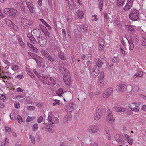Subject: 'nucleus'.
Segmentation results:
<instances>
[{
	"instance_id": "nucleus-1",
	"label": "nucleus",
	"mask_w": 146,
	"mask_h": 146,
	"mask_svg": "<svg viewBox=\"0 0 146 146\" xmlns=\"http://www.w3.org/2000/svg\"><path fill=\"white\" fill-rule=\"evenodd\" d=\"M130 12L129 15L130 19L133 21H137L139 18V11L135 9H133L131 10Z\"/></svg>"
},
{
	"instance_id": "nucleus-2",
	"label": "nucleus",
	"mask_w": 146,
	"mask_h": 146,
	"mask_svg": "<svg viewBox=\"0 0 146 146\" xmlns=\"http://www.w3.org/2000/svg\"><path fill=\"white\" fill-rule=\"evenodd\" d=\"M42 81L43 84H44L51 85V83L50 84V82H49V81H52L51 82V84H55L56 82L55 80L52 77H48L47 76H45L43 75V77L41 78L40 79Z\"/></svg>"
},
{
	"instance_id": "nucleus-3",
	"label": "nucleus",
	"mask_w": 146,
	"mask_h": 146,
	"mask_svg": "<svg viewBox=\"0 0 146 146\" xmlns=\"http://www.w3.org/2000/svg\"><path fill=\"white\" fill-rule=\"evenodd\" d=\"M20 24L25 28H27L29 25L33 26V22L31 21L24 18L23 17L21 18L20 19Z\"/></svg>"
},
{
	"instance_id": "nucleus-4",
	"label": "nucleus",
	"mask_w": 146,
	"mask_h": 146,
	"mask_svg": "<svg viewBox=\"0 0 146 146\" xmlns=\"http://www.w3.org/2000/svg\"><path fill=\"white\" fill-rule=\"evenodd\" d=\"M97 109L96 113L94 114V119L96 121L98 120L100 117L102 108V106H98Z\"/></svg>"
},
{
	"instance_id": "nucleus-5",
	"label": "nucleus",
	"mask_w": 146,
	"mask_h": 146,
	"mask_svg": "<svg viewBox=\"0 0 146 146\" xmlns=\"http://www.w3.org/2000/svg\"><path fill=\"white\" fill-rule=\"evenodd\" d=\"M78 31L80 32L86 33L88 29V27L86 24L79 25L77 26Z\"/></svg>"
},
{
	"instance_id": "nucleus-6",
	"label": "nucleus",
	"mask_w": 146,
	"mask_h": 146,
	"mask_svg": "<svg viewBox=\"0 0 146 146\" xmlns=\"http://www.w3.org/2000/svg\"><path fill=\"white\" fill-rule=\"evenodd\" d=\"M96 68L93 67L92 68L89 70L90 75L94 78L96 77L97 76L100 72V70L98 69H96Z\"/></svg>"
},
{
	"instance_id": "nucleus-7",
	"label": "nucleus",
	"mask_w": 146,
	"mask_h": 146,
	"mask_svg": "<svg viewBox=\"0 0 146 146\" xmlns=\"http://www.w3.org/2000/svg\"><path fill=\"white\" fill-rule=\"evenodd\" d=\"M127 86L125 84L117 85L116 87L115 90L119 92H122L126 90Z\"/></svg>"
},
{
	"instance_id": "nucleus-8",
	"label": "nucleus",
	"mask_w": 146,
	"mask_h": 146,
	"mask_svg": "<svg viewBox=\"0 0 146 146\" xmlns=\"http://www.w3.org/2000/svg\"><path fill=\"white\" fill-rule=\"evenodd\" d=\"M113 91V89L111 88H109L106 89L103 94V97L104 98H107L109 97Z\"/></svg>"
},
{
	"instance_id": "nucleus-9",
	"label": "nucleus",
	"mask_w": 146,
	"mask_h": 146,
	"mask_svg": "<svg viewBox=\"0 0 146 146\" xmlns=\"http://www.w3.org/2000/svg\"><path fill=\"white\" fill-rule=\"evenodd\" d=\"M98 131V129L97 126L92 125L89 127L87 130V131L91 133H93L97 132Z\"/></svg>"
},
{
	"instance_id": "nucleus-10",
	"label": "nucleus",
	"mask_w": 146,
	"mask_h": 146,
	"mask_svg": "<svg viewBox=\"0 0 146 146\" xmlns=\"http://www.w3.org/2000/svg\"><path fill=\"white\" fill-rule=\"evenodd\" d=\"M106 116L108 121H115V118L113 117L112 112L110 110H108Z\"/></svg>"
},
{
	"instance_id": "nucleus-11",
	"label": "nucleus",
	"mask_w": 146,
	"mask_h": 146,
	"mask_svg": "<svg viewBox=\"0 0 146 146\" xmlns=\"http://www.w3.org/2000/svg\"><path fill=\"white\" fill-rule=\"evenodd\" d=\"M123 137L120 134H117L114 136V138L116 141L119 143L123 144L124 143V141L123 140Z\"/></svg>"
},
{
	"instance_id": "nucleus-12",
	"label": "nucleus",
	"mask_w": 146,
	"mask_h": 146,
	"mask_svg": "<svg viewBox=\"0 0 146 146\" xmlns=\"http://www.w3.org/2000/svg\"><path fill=\"white\" fill-rule=\"evenodd\" d=\"M31 33L33 34L34 35L38 38L42 37V35L41 34L40 31L39 29H34L31 31Z\"/></svg>"
},
{
	"instance_id": "nucleus-13",
	"label": "nucleus",
	"mask_w": 146,
	"mask_h": 146,
	"mask_svg": "<svg viewBox=\"0 0 146 146\" xmlns=\"http://www.w3.org/2000/svg\"><path fill=\"white\" fill-rule=\"evenodd\" d=\"M96 63L94 64L93 67L96 68V69H100V67L103 64V62L102 60L99 59H97L95 60Z\"/></svg>"
},
{
	"instance_id": "nucleus-14",
	"label": "nucleus",
	"mask_w": 146,
	"mask_h": 146,
	"mask_svg": "<svg viewBox=\"0 0 146 146\" xmlns=\"http://www.w3.org/2000/svg\"><path fill=\"white\" fill-rule=\"evenodd\" d=\"M27 7L31 12L34 13L35 12V9L32 2L31 1H27L26 3Z\"/></svg>"
},
{
	"instance_id": "nucleus-15",
	"label": "nucleus",
	"mask_w": 146,
	"mask_h": 146,
	"mask_svg": "<svg viewBox=\"0 0 146 146\" xmlns=\"http://www.w3.org/2000/svg\"><path fill=\"white\" fill-rule=\"evenodd\" d=\"M63 77L64 80L66 84L68 85H70V82L71 81L70 76L69 75H64L63 76Z\"/></svg>"
},
{
	"instance_id": "nucleus-16",
	"label": "nucleus",
	"mask_w": 146,
	"mask_h": 146,
	"mask_svg": "<svg viewBox=\"0 0 146 146\" xmlns=\"http://www.w3.org/2000/svg\"><path fill=\"white\" fill-rule=\"evenodd\" d=\"M68 5L70 9L72 10L74 9H76L77 7L75 5V3L73 2V0H70L68 1Z\"/></svg>"
},
{
	"instance_id": "nucleus-17",
	"label": "nucleus",
	"mask_w": 146,
	"mask_h": 146,
	"mask_svg": "<svg viewBox=\"0 0 146 146\" xmlns=\"http://www.w3.org/2000/svg\"><path fill=\"white\" fill-rule=\"evenodd\" d=\"M75 107V105L73 103H70L67 106L66 110L68 112H71L74 110Z\"/></svg>"
},
{
	"instance_id": "nucleus-18",
	"label": "nucleus",
	"mask_w": 146,
	"mask_h": 146,
	"mask_svg": "<svg viewBox=\"0 0 146 146\" xmlns=\"http://www.w3.org/2000/svg\"><path fill=\"white\" fill-rule=\"evenodd\" d=\"M114 110L117 112H124L126 111L125 108L121 107H119L117 106H115L113 107Z\"/></svg>"
},
{
	"instance_id": "nucleus-19",
	"label": "nucleus",
	"mask_w": 146,
	"mask_h": 146,
	"mask_svg": "<svg viewBox=\"0 0 146 146\" xmlns=\"http://www.w3.org/2000/svg\"><path fill=\"white\" fill-rule=\"evenodd\" d=\"M51 48L54 49L58 50L59 49V47L58 44L56 42H52L50 45Z\"/></svg>"
},
{
	"instance_id": "nucleus-20",
	"label": "nucleus",
	"mask_w": 146,
	"mask_h": 146,
	"mask_svg": "<svg viewBox=\"0 0 146 146\" xmlns=\"http://www.w3.org/2000/svg\"><path fill=\"white\" fill-rule=\"evenodd\" d=\"M126 27L127 29L128 30L130 31L131 33H133L135 31V26L132 25H126Z\"/></svg>"
},
{
	"instance_id": "nucleus-21",
	"label": "nucleus",
	"mask_w": 146,
	"mask_h": 146,
	"mask_svg": "<svg viewBox=\"0 0 146 146\" xmlns=\"http://www.w3.org/2000/svg\"><path fill=\"white\" fill-rule=\"evenodd\" d=\"M11 9V10L10 12V15H9V16L12 18L15 17L16 16L17 11L16 10L13 8H12Z\"/></svg>"
},
{
	"instance_id": "nucleus-22",
	"label": "nucleus",
	"mask_w": 146,
	"mask_h": 146,
	"mask_svg": "<svg viewBox=\"0 0 146 146\" xmlns=\"http://www.w3.org/2000/svg\"><path fill=\"white\" fill-rule=\"evenodd\" d=\"M125 1L126 0H117V5L118 6L122 7Z\"/></svg>"
},
{
	"instance_id": "nucleus-23",
	"label": "nucleus",
	"mask_w": 146,
	"mask_h": 146,
	"mask_svg": "<svg viewBox=\"0 0 146 146\" xmlns=\"http://www.w3.org/2000/svg\"><path fill=\"white\" fill-rule=\"evenodd\" d=\"M44 124V127L45 128L48 129L49 131H51L52 127L50 123H48Z\"/></svg>"
},
{
	"instance_id": "nucleus-24",
	"label": "nucleus",
	"mask_w": 146,
	"mask_h": 146,
	"mask_svg": "<svg viewBox=\"0 0 146 146\" xmlns=\"http://www.w3.org/2000/svg\"><path fill=\"white\" fill-rule=\"evenodd\" d=\"M9 141V139L7 138H6L5 139V141H4V144L2 142L0 141V146H8Z\"/></svg>"
},
{
	"instance_id": "nucleus-25",
	"label": "nucleus",
	"mask_w": 146,
	"mask_h": 146,
	"mask_svg": "<svg viewBox=\"0 0 146 146\" xmlns=\"http://www.w3.org/2000/svg\"><path fill=\"white\" fill-rule=\"evenodd\" d=\"M45 56L52 63H53L55 60L54 58L50 55L46 54L45 55Z\"/></svg>"
},
{
	"instance_id": "nucleus-26",
	"label": "nucleus",
	"mask_w": 146,
	"mask_h": 146,
	"mask_svg": "<svg viewBox=\"0 0 146 146\" xmlns=\"http://www.w3.org/2000/svg\"><path fill=\"white\" fill-rule=\"evenodd\" d=\"M103 0H98V3L100 11H102V7L103 4Z\"/></svg>"
},
{
	"instance_id": "nucleus-27",
	"label": "nucleus",
	"mask_w": 146,
	"mask_h": 146,
	"mask_svg": "<svg viewBox=\"0 0 146 146\" xmlns=\"http://www.w3.org/2000/svg\"><path fill=\"white\" fill-rule=\"evenodd\" d=\"M77 14L78 17L80 19H82L83 17L84 14L82 11L80 10H78L77 11Z\"/></svg>"
},
{
	"instance_id": "nucleus-28",
	"label": "nucleus",
	"mask_w": 146,
	"mask_h": 146,
	"mask_svg": "<svg viewBox=\"0 0 146 146\" xmlns=\"http://www.w3.org/2000/svg\"><path fill=\"white\" fill-rule=\"evenodd\" d=\"M12 8H6L4 9V13L7 15L9 16L11 10V9H12Z\"/></svg>"
},
{
	"instance_id": "nucleus-29",
	"label": "nucleus",
	"mask_w": 146,
	"mask_h": 146,
	"mask_svg": "<svg viewBox=\"0 0 146 146\" xmlns=\"http://www.w3.org/2000/svg\"><path fill=\"white\" fill-rule=\"evenodd\" d=\"M132 6V5L126 3L125 6L123 8V9L125 11H128L131 9Z\"/></svg>"
},
{
	"instance_id": "nucleus-30",
	"label": "nucleus",
	"mask_w": 146,
	"mask_h": 146,
	"mask_svg": "<svg viewBox=\"0 0 146 146\" xmlns=\"http://www.w3.org/2000/svg\"><path fill=\"white\" fill-rule=\"evenodd\" d=\"M11 119L13 121L16 120L17 119V115L14 113H11L9 115Z\"/></svg>"
},
{
	"instance_id": "nucleus-31",
	"label": "nucleus",
	"mask_w": 146,
	"mask_h": 146,
	"mask_svg": "<svg viewBox=\"0 0 146 146\" xmlns=\"http://www.w3.org/2000/svg\"><path fill=\"white\" fill-rule=\"evenodd\" d=\"M58 56L61 60H66V57L64 55V54L62 52H59L58 54Z\"/></svg>"
},
{
	"instance_id": "nucleus-32",
	"label": "nucleus",
	"mask_w": 146,
	"mask_h": 146,
	"mask_svg": "<svg viewBox=\"0 0 146 146\" xmlns=\"http://www.w3.org/2000/svg\"><path fill=\"white\" fill-rule=\"evenodd\" d=\"M143 73L142 72L140 71L139 72L136 73L133 76L134 78H135L137 77H141L143 75Z\"/></svg>"
},
{
	"instance_id": "nucleus-33",
	"label": "nucleus",
	"mask_w": 146,
	"mask_h": 146,
	"mask_svg": "<svg viewBox=\"0 0 146 146\" xmlns=\"http://www.w3.org/2000/svg\"><path fill=\"white\" fill-rule=\"evenodd\" d=\"M63 93V89L61 88H60L58 90L56 91V94L59 96H62Z\"/></svg>"
},
{
	"instance_id": "nucleus-34",
	"label": "nucleus",
	"mask_w": 146,
	"mask_h": 146,
	"mask_svg": "<svg viewBox=\"0 0 146 146\" xmlns=\"http://www.w3.org/2000/svg\"><path fill=\"white\" fill-rule=\"evenodd\" d=\"M5 105V101L3 100H0V108H3Z\"/></svg>"
},
{
	"instance_id": "nucleus-35",
	"label": "nucleus",
	"mask_w": 146,
	"mask_h": 146,
	"mask_svg": "<svg viewBox=\"0 0 146 146\" xmlns=\"http://www.w3.org/2000/svg\"><path fill=\"white\" fill-rule=\"evenodd\" d=\"M59 70L60 72L62 74H65L67 70L66 68L61 66L59 67Z\"/></svg>"
},
{
	"instance_id": "nucleus-36",
	"label": "nucleus",
	"mask_w": 146,
	"mask_h": 146,
	"mask_svg": "<svg viewBox=\"0 0 146 146\" xmlns=\"http://www.w3.org/2000/svg\"><path fill=\"white\" fill-rule=\"evenodd\" d=\"M128 41L129 44V48L130 50H132L133 49L134 47L133 41L132 39H130Z\"/></svg>"
},
{
	"instance_id": "nucleus-37",
	"label": "nucleus",
	"mask_w": 146,
	"mask_h": 146,
	"mask_svg": "<svg viewBox=\"0 0 146 146\" xmlns=\"http://www.w3.org/2000/svg\"><path fill=\"white\" fill-rule=\"evenodd\" d=\"M86 64L89 70L93 68V67L92 66V63L90 61H87Z\"/></svg>"
},
{
	"instance_id": "nucleus-38",
	"label": "nucleus",
	"mask_w": 146,
	"mask_h": 146,
	"mask_svg": "<svg viewBox=\"0 0 146 146\" xmlns=\"http://www.w3.org/2000/svg\"><path fill=\"white\" fill-rule=\"evenodd\" d=\"M44 34L45 35L46 38H49L50 36V35L49 32L48 31L47 29L45 31H43Z\"/></svg>"
},
{
	"instance_id": "nucleus-39",
	"label": "nucleus",
	"mask_w": 146,
	"mask_h": 146,
	"mask_svg": "<svg viewBox=\"0 0 146 146\" xmlns=\"http://www.w3.org/2000/svg\"><path fill=\"white\" fill-rule=\"evenodd\" d=\"M34 72L35 74H36L39 79H40L41 78L43 77V74H39L38 73L36 70H34Z\"/></svg>"
},
{
	"instance_id": "nucleus-40",
	"label": "nucleus",
	"mask_w": 146,
	"mask_h": 146,
	"mask_svg": "<svg viewBox=\"0 0 146 146\" xmlns=\"http://www.w3.org/2000/svg\"><path fill=\"white\" fill-rule=\"evenodd\" d=\"M141 42L143 46H146V35L143 37Z\"/></svg>"
},
{
	"instance_id": "nucleus-41",
	"label": "nucleus",
	"mask_w": 146,
	"mask_h": 146,
	"mask_svg": "<svg viewBox=\"0 0 146 146\" xmlns=\"http://www.w3.org/2000/svg\"><path fill=\"white\" fill-rule=\"evenodd\" d=\"M70 118V115H66L64 118V121L65 122H67Z\"/></svg>"
},
{
	"instance_id": "nucleus-42",
	"label": "nucleus",
	"mask_w": 146,
	"mask_h": 146,
	"mask_svg": "<svg viewBox=\"0 0 146 146\" xmlns=\"http://www.w3.org/2000/svg\"><path fill=\"white\" fill-rule=\"evenodd\" d=\"M140 108L138 106H135V107L133 108L131 110L137 112L139 111Z\"/></svg>"
},
{
	"instance_id": "nucleus-43",
	"label": "nucleus",
	"mask_w": 146,
	"mask_h": 146,
	"mask_svg": "<svg viewBox=\"0 0 146 146\" xmlns=\"http://www.w3.org/2000/svg\"><path fill=\"white\" fill-rule=\"evenodd\" d=\"M28 38L29 39L32 43L34 44L35 43V39L34 38L33 35Z\"/></svg>"
},
{
	"instance_id": "nucleus-44",
	"label": "nucleus",
	"mask_w": 146,
	"mask_h": 146,
	"mask_svg": "<svg viewBox=\"0 0 146 146\" xmlns=\"http://www.w3.org/2000/svg\"><path fill=\"white\" fill-rule=\"evenodd\" d=\"M100 40L101 41V42H102L103 43V44H102V43H100V42H99V44H100V46H99V47L101 48V49H100V50H103L104 49V48H101V47H102L103 48H104V41H103V40L101 39H100L99 40H98V41H99V40Z\"/></svg>"
},
{
	"instance_id": "nucleus-45",
	"label": "nucleus",
	"mask_w": 146,
	"mask_h": 146,
	"mask_svg": "<svg viewBox=\"0 0 146 146\" xmlns=\"http://www.w3.org/2000/svg\"><path fill=\"white\" fill-rule=\"evenodd\" d=\"M35 117H31L30 116H28L26 119L27 122H29L31 121L33 119H35Z\"/></svg>"
},
{
	"instance_id": "nucleus-46",
	"label": "nucleus",
	"mask_w": 146,
	"mask_h": 146,
	"mask_svg": "<svg viewBox=\"0 0 146 146\" xmlns=\"http://www.w3.org/2000/svg\"><path fill=\"white\" fill-rule=\"evenodd\" d=\"M113 64L111 62H108L106 64V67L108 69L110 68V67L113 66Z\"/></svg>"
},
{
	"instance_id": "nucleus-47",
	"label": "nucleus",
	"mask_w": 146,
	"mask_h": 146,
	"mask_svg": "<svg viewBox=\"0 0 146 146\" xmlns=\"http://www.w3.org/2000/svg\"><path fill=\"white\" fill-rule=\"evenodd\" d=\"M33 129L34 131H36L38 128V125L37 123L34 124L33 126Z\"/></svg>"
},
{
	"instance_id": "nucleus-48",
	"label": "nucleus",
	"mask_w": 146,
	"mask_h": 146,
	"mask_svg": "<svg viewBox=\"0 0 146 146\" xmlns=\"http://www.w3.org/2000/svg\"><path fill=\"white\" fill-rule=\"evenodd\" d=\"M139 90V87L137 85H135L132 87V90L135 92L138 91Z\"/></svg>"
},
{
	"instance_id": "nucleus-49",
	"label": "nucleus",
	"mask_w": 146,
	"mask_h": 146,
	"mask_svg": "<svg viewBox=\"0 0 146 146\" xmlns=\"http://www.w3.org/2000/svg\"><path fill=\"white\" fill-rule=\"evenodd\" d=\"M104 82L102 79H100L98 81V84L100 86H102L103 85Z\"/></svg>"
},
{
	"instance_id": "nucleus-50",
	"label": "nucleus",
	"mask_w": 146,
	"mask_h": 146,
	"mask_svg": "<svg viewBox=\"0 0 146 146\" xmlns=\"http://www.w3.org/2000/svg\"><path fill=\"white\" fill-rule=\"evenodd\" d=\"M29 137L31 139V142L33 144H35V141L34 137L32 135H30L29 136Z\"/></svg>"
},
{
	"instance_id": "nucleus-51",
	"label": "nucleus",
	"mask_w": 146,
	"mask_h": 146,
	"mask_svg": "<svg viewBox=\"0 0 146 146\" xmlns=\"http://www.w3.org/2000/svg\"><path fill=\"white\" fill-rule=\"evenodd\" d=\"M120 51L121 53H122L123 56H125V51L124 50V48L123 47H121L120 48Z\"/></svg>"
},
{
	"instance_id": "nucleus-52",
	"label": "nucleus",
	"mask_w": 146,
	"mask_h": 146,
	"mask_svg": "<svg viewBox=\"0 0 146 146\" xmlns=\"http://www.w3.org/2000/svg\"><path fill=\"white\" fill-rule=\"evenodd\" d=\"M112 61L114 63H117L119 61V58L117 57H114L112 59Z\"/></svg>"
},
{
	"instance_id": "nucleus-53",
	"label": "nucleus",
	"mask_w": 146,
	"mask_h": 146,
	"mask_svg": "<svg viewBox=\"0 0 146 146\" xmlns=\"http://www.w3.org/2000/svg\"><path fill=\"white\" fill-rule=\"evenodd\" d=\"M19 68L18 66L17 65H15L12 66L11 68L14 71L17 70Z\"/></svg>"
},
{
	"instance_id": "nucleus-54",
	"label": "nucleus",
	"mask_w": 146,
	"mask_h": 146,
	"mask_svg": "<svg viewBox=\"0 0 146 146\" xmlns=\"http://www.w3.org/2000/svg\"><path fill=\"white\" fill-rule=\"evenodd\" d=\"M15 78L19 80L23 78H24V76L22 75L19 74L15 76Z\"/></svg>"
},
{
	"instance_id": "nucleus-55",
	"label": "nucleus",
	"mask_w": 146,
	"mask_h": 146,
	"mask_svg": "<svg viewBox=\"0 0 146 146\" xmlns=\"http://www.w3.org/2000/svg\"><path fill=\"white\" fill-rule=\"evenodd\" d=\"M17 118V120H18V122L19 123H21L23 122V121L22 120V118L20 116L18 115Z\"/></svg>"
},
{
	"instance_id": "nucleus-56",
	"label": "nucleus",
	"mask_w": 146,
	"mask_h": 146,
	"mask_svg": "<svg viewBox=\"0 0 146 146\" xmlns=\"http://www.w3.org/2000/svg\"><path fill=\"white\" fill-rule=\"evenodd\" d=\"M16 38L19 42V43L22 41V38L19 35H17L16 36Z\"/></svg>"
},
{
	"instance_id": "nucleus-57",
	"label": "nucleus",
	"mask_w": 146,
	"mask_h": 146,
	"mask_svg": "<svg viewBox=\"0 0 146 146\" xmlns=\"http://www.w3.org/2000/svg\"><path fill=\"white\" fill-rule=\"evenodd\" d=\"M43 120V117L42 116H40L37 119V122L38 123H40Z\"/></svg>"
},
{
	"instance_id": "nucleus-58",
	"label": "nucleus",
	"mask_w": 146,
	"mask_h": 146,
	"mask_svg": "<svg viewBox=\"0 0 146 146\" xmlns=\"http://www.w3.org/2000/svg\"><path fill=\"white\" fill-rule=\"evenodd\" d=\"M14 106L16 108H19L20 107L19 103L17 102L14 103Z\"/></svg>"
},
{
	"instance_id": "nucleus-59",
	"label": "nucleus",
	"mask_w": 146,
	"mask_h": 146,
	"mask_svg": "<svg viewBox=\"0 0 146 146\" xmlns=\"http://www.w3.org/2000/svg\"><path fill=\"white\" fill-rule=\"evenodd\" d=\"M127 141L128 143L131 145H132L133 143V139H127Z\"/></svg>"
},
{
	"instance_id": "nucleus-60",
	"label": "nucleus",
	"mask_w": 146,
	"mask_h": 146,
	"mask_svg": "<svg viewBox=\"0 0 146 146\" xmlns=\"http://www.w3.org/2000/svg\"><path fill=\"white\" fill-rule=\"evenodd\" d=\"M39 27L42 30V31L43 32V31H45L46 29V27H44L43 25L41 24H39Z\"/></svg>"
},
{
	"instance_id": "nucleus-61",
	"label": "nucleus",
	"mask_w": 146,
	"mask_h": 146,
	"mask_svg": "<svg viewBox=\"0 0 146 146\" xmlns=\"http://www.w3.org/2000/svg\"><path fill=\"white\" fill-rule=\"evenodd\" d=\"M28 74L32 78H33L34 77V75L30 71H28Z\"/></svg>"
},
{
	"instance_id": "nucleus-62",
	"label": "nucleus",
	"mask_w": 146,
	"mask_h": 146,
	"mask_svg": "<svg viewBox=\"0 0 146 146\" xmlns=\"http://www.w3.org/2000/svg\"><path fill=\"white\" fill-rule=\"evenodd\" d=\"M100 79H103L104 78L105 75L103 72H102L100 73Z\"/></svg>"
},
{
	"instance_id": "nucleus-63",
	"label": "nucleus",
	"mask_w": 146,
	"mask_h": 146,
	"mask_svg": "<svg viewBox=\"0 0 146 146\" xmlns=\"http://www.w3.org/2000/svg\"><path fill=\"white\" fill-rule=\"evenodd\" d=\"M62 33L63 35V38H66V31L65 29H62Z\"/></svg>"
},
{
	"instance_id": "nucleus-64",
	"label": "nucleus",
	"mask_w": 146,
	"mask_h": 146,
	"mask_svg": "<svg viewBox=\"0 0 146 146\" xmlns=\"http://www.w3.org/2000/svg\"><path fill=\"white\" fill-rule=\"evenodd\" d=\"M6 99V97L4 96L3 94H1V96L0 97V100H3L5 101V100Z\"/></svg>"
}]
</instances>
